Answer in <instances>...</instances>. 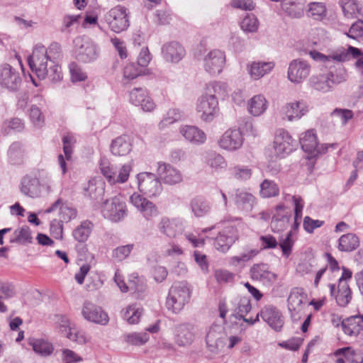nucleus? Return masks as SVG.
Listing matches in <instances>:
<instances>
[{"instance_id": "1", "label": "nucleus", "mask_w": 363, "mask_h": 363, "mask_svg": "<svg viewBox=\"0 0 363 363\" xmlns=\"http://www.w3.org/2000/svg\"><path fill=\"white\" fill-rule=\"evenodd\" d=\"M228 92V85L224 82L214 81L206 85L203 93L197 99L196 107L202 121L210 123L218 116V98H224Z\"/></svg>"}, {"instance_id": "2", "label": "nucleus", "mask_w": 363, "mask_h": 363, "mask_svg": "<svg viewBox=\"0 0 363 363\" xmlns=\"http://www.w3.org/2000/svg\"><path fill=\"white\" fill-rule=\"evenodd\" d=\"M32 72L38 79L48 78L51 82L56 83L62 80V72L60 66L53 60H50L46 48L37 45L28 59Z\"/></svg>"}, {"instance_id": "3", "label": "nucleus", "mask_w": 363, "mask_h": 363, "mask_svg": "<svg viewBox=\"0 0 363 363\" xmlns=\"http://www.w3.org/2000/svg\"><path fill=\"white\" fill-rule=\"evenodd\" d=\"M212 229L220 230L214 240V247L219 252H227L235 242L238 239L237 228L230 220H223L210 228L203 229L207 232Z\"/></svg>"}, {"instance_id": "4", "label": "nucleus", "mask_w": 363, "mask_h": 363, "mask_svg": "<svg viewBox=\"0 0 363 363\" xmlns=\"http://www.w3.org/2000/svg\"><path fill=\"white\" fill-rule=\"evenodd\" d=\"M297 144L289 132L284 129H279L275 133L273 145L267 150V154L271 160H276L290 154L296 149Z\"/></svg>"}, {"instance_id": "5", "label": "nucleus", "mask_w": 363, "mask_h": 363, "mask_svg": "<svg viewBox=\"0 0 363 363\" xmlns=\"http://www.w3.org/2000/svg\"><path fill=\"white\" fill-rule=\"evenodd\" d=\"M74 55L82 62L89 63L95 61L99 56L100 49L89 37L78 36L73 40Z\"/></svg>"}, {"instance_id": "6", "label": "nucleus", "mask_w": 363, "mask_h": 363, "mask_svg": "<svg viewBox=\"0 0 363 363\" xmlns=\"http://www.w3.org/2000/svg\"><path fill=\"white\" fill-rule=\"evenodd\" d=\"M101 211L103 216L112 222L118 223L127 216V206L121 195L114 196L103 202Z\"/></svg>"}, {"instance_id": "7", "label": "nucleus", "mask_w": 363, "mask_h": 363, "mask_svg": "<svg viewBox=\"0 0 363 363\" xmlns=\"http://www.w3.org/2000/svg\"><path fill=\"white\" fill-rule=\"evenodd\" d=\"M190 291L186 284L179 282L174 284L169 290L166 306L174 313H179L189 301Z\"/></svg>"}, {"instance_id": "8", "label": "nucleus", "mask_w": 363, "mask_h": 363, "mask_svg": "<svg viewBox=\"0 0 363 363\" xmlns=\"http://www.w3.org/2000/svg\"><path fill=\"white\" fill-rule=\"evenodd\" d=\"M104 20L110 29L115 33L125 30L130 26L128 10L121 5L111 9L104 15Z\"/></svg>"}, {"instance_id": "9", "label": "nucleus", "mask_w": 363, "mask_h": 363, "mask_svg": "<svg viewBox=\"0 0 363 363\" xmlns=\"http://www.w3.org/2000/svg\"><path fill=\"white\" fill-rule=\"evenodd\" d=\"M225 62V52L219 49H213L203 56L202 65L207 73L216 76L223 72Z\"/></svg>"}, {"instance_id": "10", "label": "nucleus", "mask_w": 363, "mask_h": 363, "mask_svg": "<svg viewBox=\"0 0 363 363\" xmlns=\"http://www.w3.org/2000/svg\"><path fill=\"white\" fill-rule=\"evenodd\" d=\"M300 144L303 150L313 157L325 153L329 148H335L336 144H322L318 145L316 135L313 130H308L303 133L300 137Z\"/></svg>"}, {"instance_id": "11", "label": "nucleus", "mask_w": 363, "mask_h": 363, "mask_svg": "<svg viewBox=\"0 0 363 363\" xmlns=\"http://www.w3.org/2000/svg\"><path fill=\"white\" fill-rule=\"evenodd\" d=\"M101 172L111 184L125 183L129 177L132 167L129 164H125L118 168L108 162L101 164Z\"/></svg>"}, {"instance_id": "12", "label": "nucleus", "mask_w": 363, "mask_h": 363, "mask_svg": "<svg viewBox=\"0 0 363 363\" xmlns=\"http://www.w3.org/2000/svg\"><path fill=\"white\" fill-rule=\"evenodd\" d=\"M309 110L308 104L301 99L285 104L281 106L279 114L284 121L292 122L300 120Z\"/></svg>"}, {"instance_id": "13", "label": "nucleus", "mask_w": 363, "mask_h": 363, "mask_svg": "<svg viewBox=\"0 0 363 363\" xmlns=\"http://www.w3.org/2000/svg\"><path fill=\"white\" fill-rule=\"evenodd\" d=\"M137 182L139 191L150 197L159 195L162 190L160 179L153 173H139Z\"/></svg>"}, {"instance_id": "14", "label": "nucleus", "mask_w": 363, "mask_h": 363, "mask_svg": "<svg viewBox=\"0 0 363 363\" xmlns=\"http://www.w3.org/2000/svg\"><path fill=\"white\" fill-rule=\"evenodd\" d=\"M129 102L144 112H152L156 104L146 88L135 87L129 91Z\"/></svg>"}, {"instance_id": "15", "label": "nucleus", "mask_w": 363, "mask_h": 363, "mask_svg": "<svg viewBox=\"0 0 363 363\" xmlns=\"http://www.w3.org/2000/svg\"><path fill=\"white\" fill-rule=\"evenodd\" d=\"M81 314L86 320L95 324L106 325L109 321L108 313L101 306L88 300L84 301Z\"/></svg>"}, {"instance_id": "16", "label": "nucleus", "mask_w": 363, "mask_h": 363, "mask_svg": "<svg viewBox=\"0 0 363 363\" xmlns=\"http://www.w3.org/2000/svg\"><path fill=\"white\" fill-rule=\"evenodd\" d=\"M21 78L19 72L8 63L0 65V86L10 91H16Z\"/></svg>"}, {"instance_id": "17", "label": "nucleus", "mask_w": 363, "mask_h": 363, "mask_svg": "<svg viewBox=\"0 0 363 363\" xmlns=\"http://www.w3.org/2000/svg\"><path fill=\"white\" fill-rule=\"evenodd\" d=\"M157 173L160 182L168 186L179 184L184 179V176L179 169L163 162L157 163Z\"/></svg>"}, {"instance_id": "18", "label": "nucleus", "mask_w": 363, "mask_h": 363, "mask_svg": "<svg viewBox=\"0 0 363 363\" xmlns=\"http://www.w3.org/2000/svg\"><path fill=\"white\" fill-rule=\"evenodd\" d=\"M311 65L302 59H296L290 62L287 71L289 80L294 84L302 83L310 74Z\"/></svg>"}, {"instance_id": "19", "label": "nucleus", "mask_w": 363, "mask_h": 363, "mask_svg": "<svg viewBox=\"0 0 363 363\" xmlns=\"http://www.w3.org/2000/svg\"><path fill=\"white\" fill-rule=\"evenodd\" d=\"M306 295L302 289H293L288 297V309L293 320H298L301 318L304 306L306 304Z\"/></svg>"}, {"instance_id": "20", "label": "nucleus", "mask_w": 363, "mask_h": 363, "mask_svg": "<svg viewBox=\"0 0 363 363\" xmlns=\"http://www.w3.org/2000/svg\"><path fill=\"white\" fill-rule=\"evenodd\" d=\"M196 328L190 323H182L175 326L174 340L179 347H186L194 341Z\"/></svg>"}, {"instance_id": "21", "label": "nucleus", "mask_w": 363, "mask_h": 363, "mask_svg": "<svg viewBox=\"0 0 363 363\" xmlns=\"http://www.w3.org/2000/svg\"><path fill=\"white\" fill-rule=\"evenodd\" d=\"M244 142V138L239 129H228L220 137L218 145L220 148L233 152L240 149Z\"/></svg>"}, {"instance_id": "22", "label": "nucleus", "mask_w": 363, "mask_h": 363, "mask_svg": "<svg viewBox=\"0 0 363 363\" xmlns=\"http://www.w3.org/2000/svg\"><path fill=\"white\" fill-rule=\"evenodd\" d=\"M130 202L147 220H150L158 215L155 204L138 193H134L130 196Z\"/></svg>"}, {"instance_id": "23", "label": "nucleus", "mask_w": 363, "mask_h": 363, "mask_svg": "<svg viewBox=\"0 0 363 363\" xmlns=\"http://www.w3.org/2000/svg\"><path fill=\"white\" fill-rule=\"evenodd\" d=\"M159 231L169 237L176 238L184 230V221L179 218L162 217L157 224Z\"/></svg>"}, {"instance_id": "24", "label": "nucleus", "mask_w": 363, "mask_h": 363, "mask_svg": "<svg viewBox=\"0 0 363 363\" xmlns=\"http://www.w3.org/2000/svg\"><path fill=\"white\" fill-rule=\"evenodd\" d=\"M56 210H59V218L61 222L68 223L74 219L77 216V211L72 203L65 201L62 198H59L45 213H50Z\"/></svg>"}, {"instance_id": "25", "label": "nucleus", "mask_w": 363, "mask_h": 363, "mask_svg": "<svg viewBox=\"0 0 363 363\" xmlns=\"http://www.w3.org/2000/svg\"><path fill=\"white\" fill-rule=\"evenodd\" d=\"M250 273L253 280L260 281L265 286L272 285L278 278L277 274L270 271L269 267L264 263L254 264Z\"/></svg>"}, {"instance_id": "26", "label": "nucleus", "mask_w": 363, "mask_h": 363, "mask_svg": "<svg viewBox=\"0 0 363 363\" xmlns=\"http://www.w3.org/2000/svg\"><path fill=\"white\" fill-rule=\"evenodd\" d=\"M263 320L275 331H280L283 328L284 320L281 311L274 306H264L260 312Z\"/></svg>"}, {"instance_id": "27", "label": "nucleus", "mask_w": 363, "mask_h": 363, "mask_svg": "<svg viewBox=\"0 0 363 363\" xmlns=\"http://www.w3.org/2000/svg\"><path fill=\"white\" fill-rule=\"evenodd\" d=\"M185 55L184 48L178 42H169L162 47V56L167 62L178 63Z\"/></svg>"}, {"instance_id": "28", "label": "nucleus", "mask_w": 363, "mask_h": 363, "mask_svg": "<svg viewBox=\"0 0 363 363\" xmlns=\"http://www.w3.org/2000/svg\"><path fill=\"white\" fill-rule=\"evenodd\" d=\"M310 57L315 62L323 63L325 67H330L333 62H343L347 61V55L344 49L337 50L330 55H324L316 50L309 52Z\"/></svg>"}, {"instance_id": "29", "label": "nucleus", "mask_w": 363, "mask_h": 363, "mask_svg": "<svg viewBox=\"0 0 363 363\" xmlns=\"http://www.w3.org/2000/svg\"><path fill=\"white\" fill-rule=\"evenodd\" d=\"M281 13L291 18H300L304 14V2L302 0H282Z\"/></svg>"}, {"instance_id": "30", "label": "nucleus", "mask_w": 363, "mask_h": 363, "mask_svg": "<svg viewBox=\"0 0 363 363\" xmlns=\"http://www.w3.org/2000/svg\"><path fill=\"white\" fill-rule=\"evenodd\" d=\"M179 133L186 140L193 145H202L206 140V133L196 125H182L179 128Z\"/></svg>"}, {"instance_id": "31", "label": "nucleus", "mask_w": 363, "mask_h": 363, "mask_svg": "<svg viewBox=\"0 0 363 363\" xmlns=\"http://www.w3.org/2000/svg\"><path fill=\"white\" fill-rule=\"evenodd\" d=\"M274 66L275 63L272 61H254L247 64V70L252 79L258 80L269 74L274 68Z\"/></svg>"}, {"instance_id": "32", "label": "nucleus", "mask_w": 363, "mask_h": 363, "mask_svg": "<svg viewBox=\"0 0 363 363\" xmlns=\"http://www.w3.org/2000/svg\"><path fill=\"white\" fill-rule=\"evenodd\" d=\"M21 192L28 197L37 198L40 194V182L38 178L30 175L24 176L20 184Z\"/></svg>"}, {"instance_id": "33", "label": "nucleus", "mask_w": 363, "mask_h": 363, "mask_svg": "<svg viewBox=\"0 0 363 363\" xmlns=\"http://www.w3.org/2000/svg\"><path fill=\"white\" fill-rule=\"evenodd\" d=\"M223 327L218 324L212 325L206 337V345L211 352L223 344Z\"/></svg>"}, {"instance_id": "34", "label": "nucleus", "mask_w": 363, "mask_h": 363, "mask_svg": "<svg viewBox=\"0 0 363 363\" xmlns=\"http://www.w3.org/2000/svg\"><path fill=\"white\" fill-rule=\"evenodd\" d=\"M235 203L238 208L250 212L256 203V198L251 193L237 189L235 192Z\"/></svg>"}, {"instance_id": "35", "label": "nucleus", "mask_w": 363, "mask_h": 363, "mask_svg": "<svg viewBox=\"0 0 363 363\" xmlns=\"http://www.w3.org/2000/svg\"><path fill=\"white\" fill-rule=\"evenodd\" d=\"M342 328L347 335L357 336L363 330V315H353L343 320Z\"/></svg>"}, {"instance_id": "36", "label": "nucleus", "mask_w": 363, "mask_h": 363, "mask_svg": "<svg viewBox=\"0 0 363 363\" xmlns=\"http://www.w3.org/2000/svg\"><path fill=\"white\" fill-rule=\"evenodd\" d=\"M268 101L262 94L252 96L247 101V109L250 114L257 117L262 115L268 108Z\"/></svg>"}, {"instance_id": "37", "label": "nucleus", "mask_w": 363, "mask_h": 363, "mask_svg": "<svg viewBox=\"0 0 363 363\" xmlns=\"http://www.w3.org/2000/svg\"><path fill=\"white\" fill-rule=\"evenodd\" d=\"M94 228V224L89 220L82 221L72 230V235L74 240L79 243L86 242L90 237Z\"/></svg>"}, {"instance_id": "38", "label": "nucleus", "mask_w": 363, "mask_h": 363, "mask_svg": "<svg viewBox=\"0 0 363 363\" xmlns=\"http://www.w3.org/2000/svg\"><path fill=\"white\" fill-rule=\"evenodd\" d=\"M131 146L130 137L123 135L112 140L111 151L114 155L124 156L130 152Z\"/></svg>"}, {"instance_id": "39", "label": "nucleus", "mask_w": 363, "mask_h": 363, "mask_svg": "<svg viewBox=\"0 0 363 363\" xmlns=\"http://www.w3.org/2000/svg\"><path fill=\"white\" fill-rule=\"evenodd\" d=\"M33 241L32 232L27 225L16 228L10 238V243H16L19 245H28Z\"/></svg>"}, {"instance_id": "40", "label": "nucleus", "mask_w": 363, "mask_h": 363, "mask_svg": "<svg viewBox=\"0 0 363 363\" xmlns=\"http://www.w3.org/2000/svg\"><path fill=\"white\" fill-rule=\"evenodd\" d=\"M143 312V309L140 305L133 303L123 309L121 315L128 324L134 325L139 323Z\"/></svg>"}, {"instance_id": "41", "label": "nucleus", "mask_w": 363, "mask_h": 363, "mask_svg": "<svg viewBox=\"0 0 363 363\" xmlns=\"http://www.w3.org/2000/svg\"><path fill=\"white\" fill-rule=\"evenodd\" d=\"M28 344L33 351L41 357H48L54 350L53 345L43 339L29 338Z\"/></svg>"}, {"instance_id": "42", "label": "nucleus", "mask_w": 363, "mask_h": 363, "mask_svg": "<svg viewBox=\"0 0 363 363\" xmlns=\"http://www.w3.org/2000/svg\"><path fill=\"white\" fill-rule=\"evenodd\" d=\"M190 207L196 217H203L210 212L211 205L206 199L196 196L191 201Z\"/></svg>"}, {"instance_id": "43", "label": "nucleus", "mask_w": 363, "mask_h": 363, "mask_svg": "<svg viewBox=\"0 0 363 363\" xmlns=\"http://www.w3.org/2000/svg\"><path fill=\"white\" fill-rule=\"evenodd\" d=\"M184 118L185 115L179 109L170 108L167 111L162 121L159 123V129L163 130L169 125L184 120Z\"/></svg>"}, {"instance_id": "44", "label": "nucleus", "mask_w": 363, "mask_h": 363, "mask_svg": "<svg viewBox=\"0 0 363 363\" xmlns=\"http://www.w3.org/2000/svg\"><path fill=\"white\" fill-rule=\"evenodd\" d=\"M359 245L358 237L353 233L342 235L338 240L337 248L341 252H352Z\"/></svg>"}, {"instance_id": "45", "label": "nucleus", "mask_w": 363, "mask_h": 363, "mask_svg": "<svg viewBox=\"0 0 363 363\" xmlns=\"http://www.w3.org/2000/svg\"><path fill=\"white\" fill-rule=\"evenodd\" d=\"M309 84L315 90L323 93L330 91L333 88L328 74L313 75L309 79Z\"/></svg>"}, {"instance_id": "46", "label": "nucleus", "mask_w": 363, "mask_h": 363, "mask_svg": "<svg viewBox=\"0 0 363 363\" xmlns=\"http://www.w3.org/2000/svg\"><path fill=\"white\" fill-rule=\"evenodd\" d=\"M206 163L213 172H218L227 167V162L225 158L215 152L207 153Z\"/></svg>"}, {"instance_id": "47", "label": "nucleus", "mask_w": 363, "mask_h": 363, "mask_svg": "<svg viewBox=\"0 0 363 363\" xmlns=\"http://www.w3.org/2000/svg\"><path fill=\"white\" fill-rule=\"evenodd\" d=\"M337 303L342 307H345L352 299V291L348 284H338L337 291L335 295Z\"/></svg>"}, {"instance_id": "48", "label": "nucleus", "mask_w": 363, "mask_h": 363, "mask_svg": "<svg viewBox=\"0 0 363 363\" xmlns=\"http://www.w3.org/2000/svg\"><path fill=\"white\" fill-rule=\"evenodd\" d=\"M259 186V194L262 198L275 197L279 194V188L273 180L264 179Z\"/></svg>"}, {"instance_id": "49", "label": "nucleus", "mask_w": 363, "mask_h": 363, "mask_svg": "<svg viewBox=\"0 0 363 363\" xmlns=\"http://www.w3.org/2000/svg\"><path fill=\"white\" fill-rule=\"evenodd\" d=\"M9 162L13 164H18L23 162L24 151L23 145L19 142L13 143L8 150Z\"/></svg>"}, {"instance_id": "50", "label": "nucleus", "mask_w": 363, "mask_h": 363, "mask_svg": "<svg viewBox=\"0 0 363 363\" xmlns=\"http://www.w3.org/2000/svg\"><path fill=\"white\" fill-rule=\"evenodd\" d=\"M125 342L134 346H141L145 345L150 339V335L147 332H133L124 335Z\"/></svg>"}, {"instance_id": "51", "label": "nucleus", "mask_w": 363, "mask_h": 363, "mask_svg": "<svg viewBox=\"0 0 363 363\" xmlns=\"http://www.w3.org/2000/svg\"><path fill=\"white\" fill-rule=\"evenodd\" d=\"M86 191L91 199L99 200L104 194V183L100 180L89 182Z\"/></svg>"}, {"instance_id": "52", "label": "nucleus", "mask_w": 363, "mask_h": 363, "mask_svg": "<svg viewBox=\"0 0 363 363\" xmlns=\"http://www.w3.org/2000/svg\"><path fill=\"white\" fill-rule=\"evenodd\" d=\"M308 16L315 20L321 21L326 16V7L322 2H311L308 4Z\"/></svg>"}, {"instance_id": "53", "label": "nucleus", "mask_w": 363, "mask_h": 363, "mask_svg": "<svg viewBox=\"0 0 363 363\" xmlns=\"http://www.w3.org/2000/svg\"><path fill=\"white\" fill-rule=\"evenodd\" d=\"M64 328L62 332L65 333L67 337L73 342H76L79 344H84L86 341V337L83 332L79 331L74 327H71L69 324L66 325V323L62 325Z\"/></svg>"}, {"instance_id": "54", "label": "nucleus", "mask_w": 363, "mask_h": 363, "mask_svg": "<svg viewBox=\"0 0 363 363\" xmlns=\"http://www.w3.org/2000/svg\"><path fill=\"white\" fill-rule=\"evenodd\" d=\"M240 28L245 33H256L259 28V21L254 14H247L242 20Z\"/></svg>"}, {"instance_id": "55", "label": "nucleus", "mask_w": 363, "mask_h": 363, "mask_svg": "<svg viewBox=\"0 0 363 363\" xmlns=\"http://www.w3.org/2000/svg\"><path fill=\"white\" fill-rule=\"evenodd\" d=\"M340 4L347 18H353L359 13L360 6L355 0H340Z\"/></svg>"}, {"instance_id": "56", "label": "nucleus", "mask_w": 363, "mask_h": 363, "mask_svg": "<svg viewBox=\"0 0 363 363\" xmlns=\"http://www.w3.org/2000/svg\"><path fill=\"white\" fill-rule=\"evenodd\" d=\"M29 118L35 128H41L45 124V116L35 105H33L30 108Z\"/></svg>"}, {"instance_id": "57", "label": "nucleus", "mask_w": 363, "mask_h": 363, "mask_svg": "<svg viewBox=\"0 0 363 363\" xmlns=\"http://www.w3.org/2000/svg\"><path fill=\"white\" fill-rule=\"evenodd\" d=\"M251 308L250 298L246 296L240 297L235 309L236 318L241 320L242 318L245 317L251 311Z\"/></svg>"}, {"instance_id": "58", "label": "nucleus", "mask_w": 363, "mask_h": 363, "mask_svg": "<svg viewBox=\"0 0 363 363\" xmlns=\"http://www.w3.org/2000/svg\"><path fill=\"white\" fill-rule=\"evenodd\" d=\"M63 152L67 160H70L73 152V147L76 143V138L72 133L65 134L62 137Z\"/></svg>"}, {"instance_id": "59", "label": "nucleus", "mask_w": 363, "mask_h": 363, "mask_svg": "<svg viewBox=\"0 0 363 363\" xmlns=\"http://www.w3.org/2000/svg\"><path fill=\"white\" fill-rule=\"evenodd\" d=\"M232 175L238 180L246 181L252 176V169L247 166L237 165L230 169Z\"/></svg>"}, {"instance_id": "60", "label": "nucleus", "mask_w": 363, "mask_h": 363, "mask_svg": "<svg viewBox=\"0 0 363 363\" xmlns=\"http://www.w3.org/2000/svg\"><path fill=\"white\" fill-rule=\"evenodd\" d=\"M295 236L293 230H290L286 235V238L283 239L280 243L279 247L281 249L283 255L288 257L292 250V247L294 244Z\"/></svg>"}, {"instance_id": "61", "label": "nucleus", "mask_w": 363, "mask_h": 363, "mask_svg": "<svg viewBox=\"0 0 363 363\" xmlns=\"http://www.w3.org/2000/svg\"><path fill=\"white\" fill-rule=\"evenodd\" d=\"M328 76L330 78L332 86L345 82L347 79V74L345 68L339 67L335 72H329Z\"/></svg>"}, {"instance_id": "62", "label": "nucleus", "mask_w": 363, "mask_h": 363, "mask_svg": "<svg viewBox=\"0 0 363 363\" xmlns=\"http://www.w3.org/2000/svg\"><path fill=\"white\" fill-rule=\"evenodd\" d=\"M133 248V244L119 246L113 250L112 257L118 261H123L129 256Z\"/></svg>"}, {"instance_id": "63", "label": "nucleus", "mask_w": 363, "mask_h": 363, "mask_svg": "<svg viewBox=\"0 0 363 363\" xmlns=\"http://www.w3.org/2000/svg\"><path fill=\"white\" fill-rule=\"evenodd\" d=\"M129 287V290L133 293H143L145 289V283L143 278L133 274L130 277Z\"/></svg>"}, {"instance_id": "64", "label": "nucleus", "mask_w": 363, "mask_h": 363, "mask_svg": "<svg viewBox=\"0 0 363 363\" xmlns=\"http://www.w3.org/2000/svg\"><path fill=\"white\" fill-rule=\"evenodd\" d=\"M349 38L352 39H357L363 36V21L359 20L354 23L348 33H347Z\"/></svg>"}]
</instances>
